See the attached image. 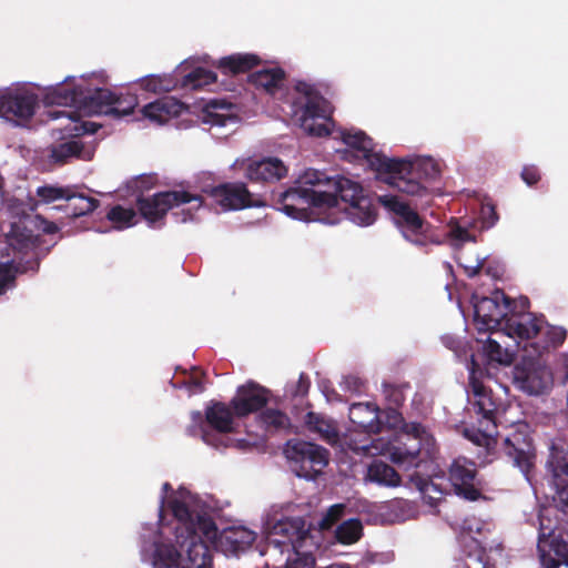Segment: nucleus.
<instances>
[{"label":"nucleus","instance_id":"aec40b11","mask_svg":"<svg viewBox=\"0 0 568 568\" xmlns=\"http://www.w3.org/2000/svg\"><path fill=\"white\" fill-rule=\"evenodd\" d=\"M349 419L355 428L346 436L345 440L349 449L352 444H369L366 438L357 439V433H377L382 429L379 414L377 407L371 403H357L349 407Z\"/></svg>","mask_w":568,"mask_h":568},{"label":"nucleus","instance_id":"6ab92c4d","mask_svg":"<svg viewBox=\"0 0 568 568\" xmlns=\"http://www.w3.org/2000/svg\"><path fill=\"white\" fill-rule=\"evenodd\" d=\"M538 551L545 568H558L560 565L568 564L567 544L554 534L550 525L544 523L542 515L540 516Z\"/></svg>","mask_w":568,"mask_h":568},{"label":"nucleus","instance_id":"0eeeda50","mask_svg":"<svg viewBox=\"0 0 568 568\" xmlns=\"http://www.w3.org/2000/svg\"><path fill=\"white\" fill-rule=\"evenodd\" d=\"M4 241L0 243V295L13 286L16 274L26 272L37 265V262H27L24 257L33 255L34 237L27 230L21 219L11 222L9 230H3Z\"/></svg>","mask_w":568,"mask_h":568},{"label":"nucleus","instance_id":"393cba45","mask_svg":"<svg viewBox=\"0 0 568 568\" xmlns=\"http://www.w3.org/2000/svg\"><path fill=\"white\" fill-rule=\"evenodd\" d=\"M210 126H234L239 122L237 109L224 100H212L204 104L199 115Z\"/></svg>","mask_w":568,"mask_h":568},{"label":"nucleus","instance_id":"58836bf2","mask_svg":"<svg viewBox=\"0 0 568 568\" xmlns=\"http://www.w3.org/2000/svg\"><path fill=\"white\" fill-rule=\"evenodd\" d=\"M362 531L363 526L358 519H348L336 528L335 536L338 542L352 545L361 538Z\"/></svg>","mask_w":568,"mask_h":568},{"label":"nucleus","instance_id":"a211bd4d","mask_svg":"<svg viewBox=\"0 0 568 568\" xmlns=\"http://www.w3.org/2000/svg\"><path fill=\"white\" fill-rule=\"evenodd\" d=\"M508 301L504 293L496 291L490 297H474V322L479 332L498 329L507 316Z\"/></svg>","mask_w":568,"mask_h":568},{"label":"nucleus","instance_id":"b1692460","mask_svg":"<svg viewBox=\"0 0 568 568\" xmlns=\"http://www.w3.org/2000/svg\"><path fill=\"white\" fill-rule=\"evenodd\" d=\"M542 328V320L534 317L530 314L511 316L506 320L503 327L505 333H497V336L509 337L517 347L519 341H526L539 335Z\"/></svg>","mask_w":568,"mask_h":568},{"label":"nucleus","instance_id":"2f4dec72","mask_svg":"<svg viewBox=\"0 0 568 568\" xmlns=\"http://www.w3.org/2000/svg\"><path fill=\"white\" fill-rule=\"evenodd\" d=\"M207 423L219 433H230L234 428V417L231 409L221 403H215L206 409Z\"/></svg>","mask_w":568,"mask_h":568},{"label":"nucleus","instance_id":"473e14b6","mask_svg":"<svg viewBox=\"0 0 568 568\" xmlns=\"http://www.w3.org/2000/svg\"><path fill=\"white\" fill-rule=\"evenodd\" d=\"M366 479L388 487H396L400 484V477L396 470L382 462H374L369 465Z\"/></svg>","mask_w":568,"mask_h":568},{"label":"nucleus","instance_id":"09e8293b","mask_svg":"<svg viewBox=\"0 0 568 568\" xmlns=\"http://www.w3.org/2000/svg\"><path fill=\"white\" fill-rule=\"evenodd\" d=\"M362 381L357 376H345L343 381L341 382V387L344 392L348 393H357L362 388Z\"/></svg>","mask_w":568,"mask_h":568},{"label":"nucleus","instance_id":"2eb2a0df","mask_svg":"<svg viewBox=\"0 0 568 568\" xmlns=\"http://www.w3.org/2000/svg\"><path fill=\"white\" fill-rule=\"evenodd\" d=\"M37 95L24 87L7 88L0 92V118L14 125H22L36 112Z\"/></svg>","mask_w":568,"mask_h":568},{"label":"nucleus","instance_id":"49530a36","mask_svg":"<svg viewBox=\"0 0 568 568\" xmlns=\"http://www.w3.org/2000/svg\"><path fill=\"white\" fill-rule=\"evenodd\" d=\"M479 219L484 229L494 226L498 221V215L494 205L486 203L481 205Z\"/></svg>","mask_w":568,"mask_h":568},{"label":"nucleus","instance_id":"864d4df0","mask_svg":"<svg viewBox=\"0 0 568 568\" xmlns=\"http://www.w3.org/2000/svg\"><path fill=\"white\" fill-rule=\"evenodd\" d=\"M202 437H203V440H204L206 444L212 445V446H215V447H219L220 445H223V446H227V445H229V444H226V443H217V442L213 438V436H211V435H210V434H207V433H203Z\"/></svg>","mask_w":568,"mask_h":568},{"label":"nucleus","instance_id":"a18cd8bd","mask_svg":"<svg viewBox=\"0 0 568 568\" xmlns=\"http://www.w3.org/2000/svg\"><path fill=\"white\" fill-rule=\"evenodd\" d=\"M345 506L336 504L328 508L322 520L318 523L321 529H329L344 514Z\"/></svg>","mask_w":568,"mask_h":568},{"label":"nucleus","instance_id":"1a4fd4ad","mask_svg":"<svg viewBox=\"0 0 568 568\" xmlns=\"http://www.w3.org/2000/svg\"><path fill=\"white\" fill-rule=\"evenodd\" d=\"M203 205L202 197L193 192L181 190L154 194L151 197L140 199L139 209L142 215L153 224L161 220L169 210L175 209L173 213L179 222H187L194 219Z\"/></svg>","mask_w":568,"mask_h":568},{"label":"nucleus","instance_id":"79ce46f5","mask_svg":"<svg viewBox=\"0 0 568 568\" xmlns=\"http://www.w3.org/2000/svg\"><path fill=\"white\" fill-rule=\"evenodd\" d=\"M539 335L545 338L542 348L557 347L565 341L566 331L562 327L550 326L542 322V328Z\"/></svg>","mask_w":568,"mask_h":568},{"label":"nucleus","instance_id":"603ef678","mask_svg":"<svg viewBox=\"0 0 568 568\" xmlns=\"http://www.w3.org/2000/svg\"><path fill=\"white\" fill-rule=\"evenodd\" d=\"M38 221L40 222V227L44 233L54 234L59 230L57 224H54L53 222L44 221L40 217H38Z\"/></svg>","mask_w":568,"mask_h":568},{"label":"nucleus","instance_id":"c03bdc74","mask_svg":"<svg viewBox=\"0 0 568 568\" xmlns=\"http://www.w3.org/2000/svg\"><path fill=\"white\" fill-rule=\"evenodd\" d=\"M262 420L267 427H273L274 429H283L290 425L286 415L273 409L264 412L262 415Z\"/></svg>","mask_w":568,"mask_h":568},{"label":"nucleus","instance_id":"f03ea898","mask_svg":"<svg viewBox=\"0 0 568 568\" xmlns=\"http://www.w3.org/2000/svg\"><path fill=\"white\" fill-rule=\"evenodd\" d=\"M45 100L50 104L64 106L62 110L49 111L48 115L52 121L59 122L53 130H59L69 136L95 133L101 126V124L84 120V116L102 113L128 115L138 103L136 99L132 98L129 106L124 109L119 106L106 109V105L114 103L113 95L85 77H80L77 81L74 78H67L65 83L50 90Z\"/></svg>","mask_w":568,"mask_h":568},{"label":"nucleus","instance_id":"412c9836","mask_svg":"<svg viewBox=\"0 0 568 568\" xmlns=\"http://www.w3.org/2000/svg\"><path fill=\"white\" fill-rule=\"evenodd\" d=\"M526 424H517V429L505 439L507 455L514 459V464L529 479L528 475L535 463V450L528 435Z\"/></svg>","mask_w":568,"mask_h":568},{"label":"nucleus","instance_id":"8fccbe9b","mask_svg":"<svg viewBox=\"0 0 568 568\" xmlns=\"http://www.w3.org/2000/svg\"><path fill=\"white\" fill-rule=\"evenodd\" d=\"M459 263L460 265L465 268L466 273L469 275V276H474L478 273V271L483 267L484 265V260H479L477 258L475 262H467V261H464L463 257H459Z\"/></svg>","mask_w":568,"mask_h":568},{"label":"nucleus","instance_id":"dca6fc26","mask_svg":"<svg viewBox=\"0 0 568 568\" xmlns=\"http://www.w3.org/2000/svg\"><path fill=\"white\" fill-rule=\"evenodd\" d=\"M546 463L556 489L554 500L557 507L568 516V445L562 440L552 442Z\"/></svg>","mask_w":568,"mask_h":568},{"label":"nucleus","instance_id":"4c0bfd02","mask_svg":"<svg viewBox=\"0 0 568 568\" xmlns=\"http://www.w3.org/2000/svg\"><path fill=\"white\" fill-rule=\"evenodd\" d=\"M412 484L420 491L423 498L430 505H436L443 496V489L434 480L422 478L417 475L412 476Z\"/></svg>","mask_w":568,"mask_h":568},{"label":"nucleus","instance_id":"9b49d317","mask_svg":"<svg viewBox=\"0 0 568 568\" xmlns=\"http://www.w3.org/2000/svg\"><path fill=\"white\" fill-rule=\"evenodd\" d=\"M378 200L393 213L394 223L407 241L420 246L442 242L433 226L397 196L383 195Z\"/></svg>","mask_w":568,"mask_h":568},{"label":"nucleus","instance_id":"6e6d98bb","mask_svg":"<svg viewBox=\"0 0 568 568\" xmlns=\"http://www.w3.org/2000/svg\"><path fill=\"white\" fill-rule=\"evenodd\" d=\"M394 506L403 511H410L413 508L408 501H397L394 504Z\"/></svg>","mask_w":568,"mask_h":568},{"label":"nucleus","instance_id":"5701e85b","mask_svg":"<svg viewBox=\"0 0 568 568\" xmlns=\"http://www.w3.org/2000/svg\"><path fill=\"white\" fill-rule=\"evenodd\" d=\"M480 531L481 524L479 521L474 519L465 523L464 531L459 537L464 555L456 564V568H486L485 551L480 541L473 536V532L480 534Z\"/></svg>","mask_w":568,"mask_h":568},{"label":"nucleus","instance_id":"4d7b16f0","mask_svg":"<svg viewBox=\"0 0 568 568\" xmlns=\"http://www.w3.org/2000/svg\"><path fill=\"white\" fill-rule=\"evenodd\" d=\"M192 63H193V61H191V60H185L184 62H182V63L179 65V68H178V72H179V73H181V74H182V73H184V72L189 69V67H190Z\"/></svg>","mask_w":568,"mask_h":568},{"label":"nucleus","instance_id":"c85d7f7f","mask_svg":"<svg viewBox=\"0 0 568 568\" xmlns=\"http://www.w3.org/2000/svg\"><path fill=\"white\" fill-rule=\"evenodd\" d=\"M497 333H505L501 329L491 331V336L487 338L483 346V352L491 362L500 365H510L515 358L517 346L510 341L509 337L497 336Z\"/></svg>","mask_w":568,"mask_h":568},{"label":"nucleus","instance_id":"bf43d9fd","mask_svg":"<svg viewBox=\"0 0 568 568\" xmlns=\"http://www.w3.org/2000/svg\"><path fill=\"white\" fill-rule=\"evenodd\" d=\"M413 516H414L413 513L412 514L410 513L409 514H403L400 516H397V520H406V519L412 518Z\"/></svg>","mask_w":568,"mask_h":568},{"label":"nucleus","instance_id":"ddd939ff","mask_svg":"<svg viewBox=\"0 0 568 568\" xmlns=\"http://www.w3.org/2000/svg\"><path fill=\"white\" fill-rule=\"evenodd\" d=\"M284 455L291 470L301 478L315 479L328 465V452L320 445L303 442L288 440L284 447Z\"/></svg>","mask_w":568,"mask_h":568},{"label":"nucleus","instance_id":"de8ad7c7","mask_svg":"<svg viewBox=\"0 0 568 568\" xmlns=\"http://www.w3.org/2000/svg\"><path fill=\"white\" fill-rule=\"evenodd\" d=\"M74 199H78V201H79V205L74 207V210H77V212H75L77 215H83V214L90 213L93 210H95L98 206V201L93 197L75 195Z\"/></svg>","mask_w":568,"mask_h":568},{"label":"nucleus","instance_id":"7c9ffc66","mask_svg":"<svg viewBox=\"0 0 568 568\" xmlns=\"http://www.w3.org/2000/svg\"><path fill=\"white\" fill-rule=\"evenodd\" d=\"M94 150L84 148L79 141L71 140L51 149V159L55 163H64L71 158L89 161L93 158Z\"/></svg>","mask_w":568,"mask_h":568},{"label":"nucleus","instance_id":"72a5a7b5","mask_svg":"<svg viewBox=\"0 0 568 568\" xmlns=\"http://www.w3.org/2000/svg\"><path fill=\"white\" fill-rule=\"evenodd\" d=\"M258 63V58L254 54H232L222 58L217 62V68L224 73H240L250 70Z\"/></svg>","mask_w":568,"mask_h":568},{"label":"nucleus","instance_id":"ea45409f","mask_svg":"<svg viewBox=\"0 0 568 568\" xmlns=\"http://www.w3.org/2000/svg\"><path fill=\"white\" fill-rule=\"evenodd\" d=\"M252 82L268 92H273L283 80V72L280 69L261 70L251 75Z\"/></svg>","mask_w":568,"mask_h":568},{"label":"nucleus","instance_id":"4be33fe9","mask_svg":"<svg viewBox=\"0 0 568 568\" xmlns=\"http://www.w3.org/2000/svg\"><path fill=\"white\" fill-rule=\"evenodd\" d=\"M449 480L456 495L468 500H476L479 497L476 469L470 460L466 458L455 459L449 468Z\"/></svg>","mask_w":568,"mask_h":568},{"label":"nucleus","instance_id":"6e6552de","mask_svg":"<svg viewBox=\"0 0 568 568\" xmlns=\"http://www.w3.org/2000/svg\"><path fill=\"white\" fill-rule=\"evenodd\" d=\"M297 97L293 103V119L308 135L324 136L332 132V108L316 90L307 83L296 85Z\"/></svg>","mask_w":568,"mask_h":568},{"label":"nucleus","instance_id":"c9c22d12","mask_svg":"<svg viewBox=\"0 0 568 568\" xmlns=\"http://www.w3.org/2000/svg\"><path fill=\"white\" fill-rule=\"evenodd\" d=\"M216 81V74L202 67H195L191 72L183 75L182 87L200 89Z\"/></svg>","mask_w":568,"mask_h":568},{"label":"nucleus","instance_id":"f257e3e1","mask_svg":"<svg viewBox=\"0 0 568 568\" xmlns=\"http://www.w3.org/2000/svg\"><path fill=\"white\" fill-rule=\"evenodd\" d=\"M170 488L168 483L162 487L159 528L143 534L142 556L153 568H212L207 541L226 556H239L255 541L256 534L243 526L217 535L196 496L184 488L168 495Z\"/></svg>","mask_w":568,"mask_h":568},{"label":"nucleus","instance_id":"4468645a","mask_svg":"<svg viewBox=\"0 0 568 568\" xmlns=\"http://www.w3.org/2000/svg\"><path fill=\"white\" fill-rule=\"evenodd\" d=\"M513 382L520 392L530 396H539L551 389L554 375L542 361L524 359L514 367Z\"/></svg>","mask_w":568,"mask_h":568},{"label":"nucleus","instance_id":"9d476101","mask_svg":"<svg viewBox=\"0 0 568 568\" xmlns=\"http://www.w3.org/2000/svg\"><path fill=\"white\" fill-rule=\"evenodd\" d=\"M477 364L475 359L471 361V367L469 368V386L471 390L474 406L476 407L477 414L481 416L479 419V429L465 428L464 435L466 438L471 440L478 446L485 447L487 452H490L495 445V429H496V405L477 377Z\"/></svg>","mask_w":568,"mask_h":568},{"label":"nucleus","instance_id":"3c124183","mask_svg":"<svg viewBox=\"0 0 568 568\" xmlns=\"http://www.w3.org/2000/svg\"><path fill=\"white\" fill-rule=\"evenodd\" d=\"M523 180L528 184L532 185L539 180V173L536 168L528 166L524 168L521 172Z\"/></svg>","mask_w":568,"mask_h":568},{"label":"nucleus","instance_id":"bb28decb","mask_svg":"<svg viewBox=\"0 0 568 568\" xmlns=\"http://www.w3.org/2000/svg\"><path fill=\"white\" fill-rule=\"evenodd\" d=\"M184 110L185 108L180 101L166 97L144 105L141 113L150 123L161 125L180 116Z\"/></svg>","mask_w":568,"mask_h":568},{"label":"nucleus","instance_id":"20e7f679","mask_svg":"<svg viewBox=\"0 0 568 568\" xmlns=\"http://www.w3.org/2000/svg\"><path fill=\"white\" fill-rule=\"evenodd\" d=\"M333 181L334 179H328L321 171H304L296 182L297 185L283 193L281 211L301 221L338 223L341 209L335 194L331 192Z\"/></svg>","mask_w":568,"mask_h":568},{"label":"nucleus","instance_id":"37998d69","mask_svg":"<svg viewBox=\"0 0 568 568\" xmlns=\"http://www.w3.org/2000/svg\"><path fill=\"white\" fill-rule=\"evenodd\" d=\"M447 237L452 245L459 246L465 242L474 241V236L457 222H450Z\"/></svg>","mask_w":568,"mask_h":568},{"label":"nucleus","instance_id":"a878e982","mask_svg":"<svg viewBox=\"0 0 568 568\" xmlns=\"http://www.w3.org/2000/svg\"><path fill=\"white\" fill-rule=\"evenodd\" d=\"M212 195L215 202L223 210H240L256 204L251 200L245 184L227 183L213 190Z\"/></svg>","mask_w":568,"mask_h":568},{"label":"nucleus","instance_id":"c756f323","mask_svg":"<svg viewBox=\"0 0 568 568\" xmlns=\"http://www.w3.org/2000/svg\"><path fill=\"white\" fill-rule=\"evenodd\" d=\"M36 195L37 199H30V207L32 210H36L39 205L50 204L59 200H73L75 192L71 186L45 184L37 187Z\"/></svg>","mask_w":568,"mask_h":568},{"label":"nucleus","instance_id":"f8f14e48","mask_svg":"<svg viewBox=\"0 0 568 568\" xmlns=\"http://www.w3.org/2000/svg\"><path fill=\"white\" fill-rule=\"evenodd\" d=\"M331 192L335 194L341 209L339 221L347 217L359 226H368L374 223L376 213L372 201L363 194L362 186L347 178L334 179Z\"/></svg>","mask_w":568,"mask_h":568},{"label":"nucleus","instance_id":"423d86ee","mask_svg":"<svg viewBox=\"0 0 568 568\" xmlns=\"http://www.w3.org/2000/svg\"><path fill=\"white\" fill-rule=\"evenodd\" d=\"M320 531L311 529L301 517L284 518L267 532V551L286 554L285 568H314L313 551L320 546Z\"/></svg>","mask_w":568,"mask_h":568},{"label":"nucleus","instance_id":"5fc2aeb1","mask_svg":"<svg viewBox=\"0 0 568 568\" xmlns=\"http://www.w3.org/2000/svg\"><path fill=\"white\" fill-rule=\"evenodd\" d=\"M190 389L192 393H201L204 389V386L202 385V383L200 381L194 379L190 384Z\"/></svg>","mask_w":568,"mask_h":568},{"label":"nucleus","instance_id":"e433bc0d","mask_svg":"<svg viewBox=\"0 0 568 568\" xmlns=\"http://www.w3.org/2000/svg\"><path fill=\"white\" fill-rule=\"evenodd\" d=\"M138 85L152 93L169 92L176 87V81L169 75H149L141 79Z\"/></svg>","mask_w":568,"mask_h":568},{"label":"nucleus","instance_id":"f3484780","mask_svg":"<svg viewBox=\"0 0 568 568\" xmlns=\"http://www.w3.org/2000/svg\"><path fill=\"white\" fill-rule=\"evenodd\" d=\"M231 169L243 171L245 178L252 182H275L287 174L286 165L274 156L239 158L233 162Z\"/></svg>","mask_w":568,"mask_h":568},{"label":"nucleus","instance_id":"a19ab883","mask_svg":"<svg viewBox=\"0 0 568 568\" xmlns=\"http://www.w3.org/2000/svg\"><path fill=\"white\" fill-rule=\"evenodd\" d=\"M108 220L113 224L114 229L123 230L136 223V214L132 209L116 205L109 211Z\"/></svg>","mask_w":568,"mask_h":568},{"label":"nucleus","instance_id":"cd10ccee","mask_svg":"<svg viewBox=\"0 0 568 568\" xmlns=\"http://www.w3.org/2000/svg\"><path fill=\"white\" fill-rule=\"evenodd\" d=\"M267 399L266 390L255 384L248 383L237 389L232 399V406L237 416H245L260 409Z\"/></svg>","mask_w":568,"mask_h":568},{"label":"nucleus","instance_id":"39448f33","mask_svg":"<svg viewBox=\"0 0 568 568\" xmlns=\"http://www.w3.org/2000/svg\"><path fill=\"white\" fill-rule=\"evenodd\" d=\"M356 454L368 456L384 455L398 466H417L425 457H432L436 450V443L432 434L420 424L412 423L396 433L393 437H379L369 444H352Z\"/></svg>","mask_w":568,"mask_h":568},{"label":"nucleus","instance_id":"13d9d810","mask_svg":"<svg viewBox=\"0 0 568 568\" xmlns=\"http://www.w3.org/2000/svg\"><path fill=\"white\" fill-rule=\"evenodd\" d=\"M325 568H352V567L347 564L336 562V564H332Z\"/></svg>","mask_w":568,"mask_h":568},{"label":"nucleus","instance_id":"f704fd0d","mask_svg":"<svg viewBox=\"0 0 568 568\" xmlns=\"http://www.w3.org/2000/svg\"><path fill=\"white\" fill-rule=\"evenodd\" d=\"M305 423L310 430L317 433L320 437L328 444H335L337 442L338 435L332 420L318 414L308 413Z\"/></svg>","mask_w":568,"mask_h":568},{"label":"nucleus","instance_id":"7ed1b4c3","mask_svg":"<svg viewBox=\"0 0 568 568\" xmlns=\"http://www.w3.org/2000/svg\"><path fill=\"white\" fill-rule=\"evenodd\" d=\"M339 136L358 161L376 172L377 179L408 195L426 196L428 190L424 181L435 180L440 173L438 162L429 156L402 160L387 158L375 151L372 139L363 131H341Z\"/></svg>","mask_w":568,"mask_h":568}]
</instances>
